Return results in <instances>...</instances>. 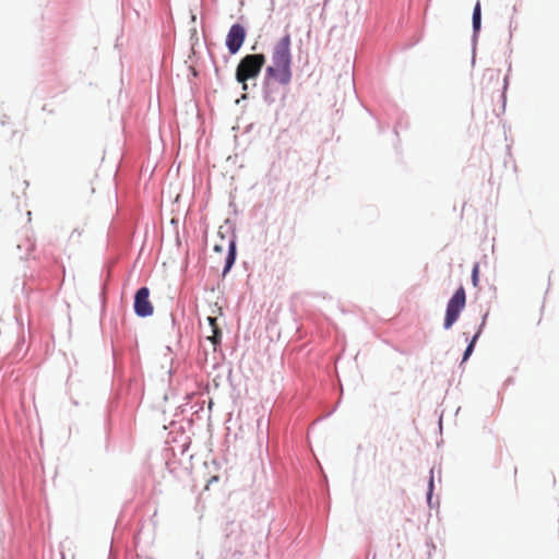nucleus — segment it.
<instances>
[{"label": "nucleus", "instance_id": "1", "mask_svg": "<svg viewBox=\"0 0 559 559\" xmlns=\"http://www.w3.org/2000/svg\"><path fill=\"white\" fill-rule=\"evenodd\" d=\"M266 76L278 84L288 85L292 81L290 35L287 33L278 39L272 49L271 64L265 70Z\"/></svg>", "mask_w": 559, "mask_h": 559}, {"label": "nucleus", "instance_id": "2", "mask_svg": "<svg viewBox=\"0 0 559 559\" xmlns=\"http://www.w3.org/2000/svg\"><path fill=\"white\" fill-rule=\"evenodd\" d=\"M264 63L265 57L262 53L247 55L240 60L236 70V79L243 84V88H246L245 83L248 80L259 75Z\"/></svg>", "mask_w": 559, "mask_h": 559}, {"label": "nucleus", "instance_id": "3", "mask_svg": "<svg viewBox=\"0 0 559 559\" xmlns=\"http://www.w3.org/2000/svg\"><path fill=\"white\" fill-rule=\"evenodd\" d=\"M466 305V293L463 286H460L447 305L443 326L449 330L459 319Z\"/></svg>", "mask_w": 559, "mask_h": 559}, {"label": "nucleus", "instance_id": "4", "mask_svg": "<svg viewBox=\"0 0 559 559\" xmlns=\"http://www.w3.org/2000/svg\"><path fill=\"white\" fill-rule=\"evenodd\" d=\"M134 311L139 317H148L153 314L154 307L150 301V289L141 287L134 296Z\"/></svg>", "mask_w": 559, "mask_h": 559}, {"label": "nucleus", "instance_id": "5", "mask_svg": "<svg viewBox=\"0 0 559 559\" xmlns=\"http://www.w3.org/2000/svg\"><path fill=\"white\" fill-rule=\"evenodd\" d=\"M246 38V29L240 24H234L226 37V46L230 53H236L242 46Z\"/></svg>", "mask_w": 559, "mask_h": 559}, {"label": "nucleus", "instance_id": "6", "mask_svg": "<svg viewBox=\"0 0 559 559\" xmlns=\"http://www.w3.org/2000/svg\"><path fill=\"white\" fill-rule=\"evenodd\" d=\"M209 326L211 330V334H209L206 337L210 340L214 346L221 343L222 340V331L219 330L216 318L214 317H207Z\"/></svg>", "mask_w": 559, "mask_h": 559}, {"label": "nucleus", "instance_id": "7", "mask_svg": "<svg viewBox=\"0 0 559 559\" xmlns=\"http://www.w3.org/2000/svg\"><path fill=\"white\" fill-rule=\"evenodd\" d=\"M480 23H481V8H480V2L477 1L474 7V11H473V29H474L475 34L479 32Z\"/></svg>", "mask_w": 559, "mask_h": 559}, {"label": "nucleus", "instance_id": "8", "mask_svg": "<svg viewBox=\"0 0 559 559\" xmlns=\"http://www.w3.org/2000/svg\"><path fill=\"white\" fill-rule=\"evenodd\" d=\"M478 335H479V332H478V333H476V334L474 335L473 340H472V341H471V343L468 344V346H467V348H466V350H465V353H464V356H463V361L467 360V358H468V357H469V355L472 354V352H473V349H474L475 342H476V340H477Z\"/></svg>", "mask_w": 559, "mask_h": 559}, {"label": "nucleus", "instance_id": "9", "mask_svg": "<svg viewBox=\"0 0 559 559\" xmlns=\"http://www.w3.org/2000/svg\"><path fill=\"white\" fill-rule=\"evenodd\" d=\"M479 281V264L475 263L472 270V283L475 287L478 286Z\"/></svg>", "mask_w": 559, "mask_h": 559}, {"label": "nucleus", "instance_id": "10", "mask_svg": "<svg viewBox=\"0 0 559 559\" xmlns=\"http://www.w3.org/2000/svg\"><path fill=\"white\" fill-rule=\"evenodd\" d=\"M233 261H234V258H229V259H228V261H227V267H229V266L231 265Z\"/></svg>", "mask_w": 559, "mask_h": 559}, {"label": "nucleus", "instance_id": "11", "mask_svg": "<svg viewBox=\"0 0 559 559\" xmlns=\"http://www.w3.org/2000/svg\"><path fill=\"white\" fill-rule=\"evenodd\" d=\"M432 485H433V478H432V476H431V477H430V480H429L430 489L432 488Z\"/></svg>", "mask_w": 559, "mask_h": 559}]
</instances>
